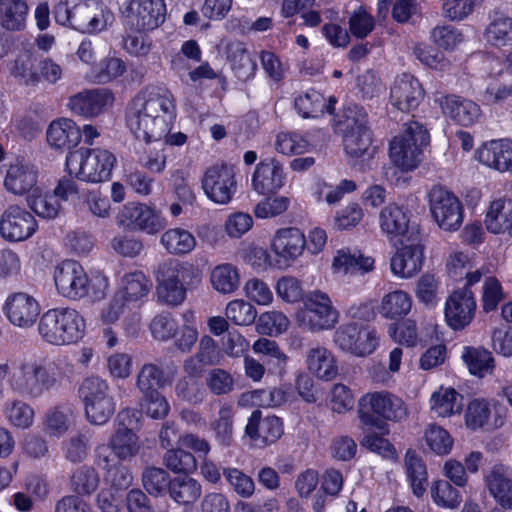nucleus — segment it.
<instances>
[{
    "label": "nucleus",
    "mask_w": 512,
    "mask_h": 512,
    "mask_svg": "<svg viewBox=\"0 0 512 512\" xmlns=\"http://www.w3.org/2000/svg\"><path fill=\"white\" fill-rule=\"evenodd\" d=\"M176 117L173 94L164 87L151 86L138 93L126 112V123L139 140H161Z\"/></svg>",
    "instance_id": "nucleus-1"
},
{
    "label": "nucleus",
    "mask_w": 512,
    "mask_h": 512,
    "mask_svg": "<svg viewBox=\"0 0 512 512\" xmlns=\"http://www.w3.org/2000/svg\"><path fill=\"white\" fill-rule=\"evenodd\" d=\"M55 21L82 33L105 30L114 21L113 13L97 0H66L54 7Z\"/></svg>",
    "instance_id": "nucleus-2"
},
{
    "label": "nucleus",
    "mask_w": 512,
    "mask_h": 512,
    "mask_svg": "<svg viewBox=\"0 0 512 512\" xmlns=\"http://www.w3.org/2000/svg\"><path fill=\"white\" fill-rule=\"evenodd\" d=\"M154 276L158 299L169 306L182 304L187 290L201 281L199 272L193 265L171 258L156 266Z\"/></svg>",
    "instance_id": "nucleus-3"
},
{
    "label": "nucleus",
    "mask_w": 512,
    "mask_h": 512,
    "mask_svg": "<svg viewBox=\"0 0 512 512\" xmlns=\"http://www.w3.org/2000/svg\"><path fill=\"white\" fill-rule=\"evenodd\" d=\"M9 383L19 396L37 399L60 385L61 374L54 363L28 360L18 366Z\"/></svg>",
    "instance_id": "nucleus-4"
},
{
    "label": "nucleus",
    "mask_w": 512,
    "mask_h": 512,
    "mask_svg": "<svg viewBox=\"0 0 512 512\" xmlns=\"http://www.w3.org/2000/svg\"><path fill=\"white\" fill-rule=\"evenodd\" d=\"M38 333L44 342L51 345L73 344L84 336L85 320L72 308L49 309L39 318Z\"/></svg>",
    "instance_id": "nucleus-5"
},
{
    "label": "nucleus",
    "mask_w": 512,
    "mask_h": 512,
    "mask_svg": "<svg viewBox=\"0 0 512 512\" xmlns=\"http://www.w3.org/2000/svg\"><path fill=\"white\" fill-rule=\"evenodd\" d=\"M115 162V156L106 149L80 148L68 153L66 170L81 181L99 183L110 178Z\"/></svg>",
    "instance_id": "nucleus-6"
},
{
    "label": "nucleus",
    "mask_w": 512,
    "mask_h": 512,
    "mask_svg": "<svg viewBox=\"0 0 512 512\" xmlns=\"http://www.w3.org/2000/svg\"><path fill=\"white\" fill-rule=\"evenodd\" d=\"M403 132L390 142L389 154L392 162L401 170L409 171L423 159V149L430 142L428 130L419 122L404 125Z\"/></svg>",
    "instance_id": "nucleus-7"
},
{
    "label": "nucleus",
    "mask_w": 512,
    "mask_h": 512,
    "mask_svg": "<svg viewBox=\"0 0 512 512\" xmlns=\"http://www.w3.org/2000/svg\"><path fill=\"white\" fill-rule=\"evenodd\" d=\"M78 394L89 423L104 425L114 414L116 403L106 380L98 376L87 377L80 384Z\"/></svg>",
    "instance_id": "nucleus-8"
},
{
    "label": "nucleus",
    "mask_w": 512,
    "mask_h": 512,
    "mask_svg": "<svg viewBox=\"0 0 512 512\" xmlns=\"http://www.w3.org/2000/svg\"><path fill=\"white\" fill-rule=\"evenodd\" d=\"M407 412L402 399L388 392H375L364 395L358 404V416L366 426L383 430L384 421L380 417L400 421Z\"/></svg>",
    "instance_id": "nucleus-9"
},
{
    "label": "nucleus",
    "mask_w": 512,
    "mask_h": 512,
    "mask_svg": "<svg viewBox=\"0 0 512 512\" xmlns=\"http://www.w3.org/2000/svg\"><path fill=\"white\" fill-rule=\"evenodd\" d=\"M340 313L333 306L327 293L321 290L309 292L304 298V308L297 312L300 328L312 332L330 330L339 322Z\"/></svg>",
    "instance_id": "nucleus-10"
},
{
    "label": "nucleus",
    "mask_w": 512,
    "mask_h": 512,
    "mask_svg": "<svg viewBox=\"0 0 512 512\" xmlns=\"http://www.w3.org/2000/svg\"><path fill=\"white\" fill-rule=\"evenodd\" d=\"M428 198L431 216L440 229L454 232L462 226L464 208L452 192L441 186H434Z\"/></svg>",
    "instance_id": "nucleus-11"
},
{
    "label": "nucleus",
    "mask_w": 512,
    "mask_h": 512,
    "mask_svg": "<svg viewBox=\"0 0 512 512\" xmlns=\"http://www.w3.org/2000/svg\"><path fill=\"white\" fill-rule=\"evenodd\" d=\"M164 0H130L126 9V24L137 32L152 31L166 19Z\"/></svg>",
    "instance_id": "nucleus-12"
},
{
    "label": "nucleus",
    "mask_w": 512,
    "mask_h": 512,
    "mask_svg": "<svg viewBox=\"0 0 512 512\" xmlns=\"http://www.w3.org/2000/svg\"><path fill=\"white\" fill-rule=\"evenodd\" d=\"M54 282L60 295L72 300L84 298L89 292V277L80 263L65 260L54 269Z\"/></svg>",
    "instance_id": "nucleus-13"
},
{
    "label": "nucleus",
    "mask_w": 512,
    "mask_h": 512,
    "mask_svg": "<svg viewBox=\"0 0 512 512\" xmlns=\"http://www.w3.org/2000/svg\"><path fill=\"white\" fill-rule=\"evenodd\" d=\"M202 187L213 202L228 204L237 190L234 168L226 164L208 168L202 179Z\"/></svg>",
    "instance_id": "nucleus-14"
},
{
    "label": "nucleus",
    "mask_w": 512,
    "mask_h": 512,
    "mask_svg": "<svg viewBox=\"0 0 512 512\" xmlns=\"http://www.w3.org/2000/svg\"><path fill=\"white\" fill-rule=\"evenodd\" d=\"M403 247L391 258L390 267L395 275L409 278L420 271L423 263V248L417 228L411 227L410 235L401 239Z\"/></svg>",
    "instance_id": "nucleus-15"
},
{
    "label": "nucleus",
    "mask_w": 512,
    "mask_h": 512,
    "mask_svg": "<svg viewBox=\"0 0 512 512\" xmlns=\"http://www.w3.org/2000/svg\"><path fill=\"white\" fill-rule=\"evenodd\" d=\"M120 225L147 234H156L166 226L165 220L150 207L141 203H128L117 216Z\"/></svg>",
    "instance_id": "nucleus-16"
},
{
    "label": "nucleus",
    "mask_w": 512,
    "mask_h": 512,
    "mask_svg": "<svg viewBox=\"0 0 512 512\" xmlns=\"http://www.w3.org/2000/svg\"><path fill=\"white\" fill-rule=\"evenodd\" d=\"M476 302L468 287L454 291L445 303V320L453 330H462L474 318Z\"/></svg>",
    "instance_id": "nucleus-17"
},
{
    "label": "nucleus",
    "mask_w": 512,
    "mask_h": 512,
    "mask_svg": "<svg viewBox=\"0 0 512 512\" xmlns=\"http://www.w3.org/2000/svg\"><path fill=\"white\" fill-rule=\"evenodd\" d=\"M37 224L31 213L18 206H9L0 219V234L9 241H23L33 235Z\"/></svg>",
    "instance_id": "nucleus-18"
},
{
    "label": "nucleus",
    "mask_w": 512,
    "mask_h": 512,
    "mask_svg": "<svg viewBox=\"0 0 512 512\" xmlns=\"http://www.w3.org/2000/svg\"><path fill=\"white\" fill-rule=\"evenodd\" d=\"M3 310L10 323L21 329L32 327L40 315L38 301L24 292L9 295Z\"/></svg>",
    "instance_id": "nucleus-19"
},
{
    "label": "nucleus",
    "mask_w": 512,
    "mask_h": 512,
    "mask_svg": "<svg viewBox=\"0 0 512 512\" xmlns=\"http://www.w3.org/2000/svg\"><path fill=\"white\" fill-rule=\"evenodd\" d=\"M306 247L304 234L295 227L278 229L272 240V250L279 262L290 265L300 257Z\"/></svg>",
    "instance_id": "nucleus-20"
},
{
    "label": "nucleus",
    "mask_w": 512,
    "mask_h": 512,
    "mask_svg": "<svg viewBox=\"0 0 512 512\" xmlns=\"http://www.w3.org/2000/svg\"><path fill=\"white\" fill-rule=\"evenodd\" d=\"M424 97V90L414 76L402 74L391 87L390 100L397 109L408 112L416 108Z\"/></svg>",
    "instance_id": "nucleus-21"
},
{
    "label": "nucleus",
    "mask_w": 512,
    "mask_h": 512,
    "mask_svg": "<svg viewBox=\"0 0 512 512\" xmlns=\"http://www.w3.org/2000/svg\"><path fill=\"white\" fill-rule=\"evenodd\" d=\"M284 185V172L282 164L274 159L268 158L256 165L252 175L253 189L261 195L275 193Z\"/></svg>",
    "instance_id": "nucleus-22"
},
{
    "label": "nucleus",
    "mask_w": 512,
    "mask_h": 512,
    "mask_svg": "<svg viewBox=\"0 0 512 512\" xmlns=\"http://www.w3.org/2000/svg\"><path fill=\"white\" fill-rule=\"evenodd\" d=\"M112 101L113 96L107 89H92L71 96L68 106L74 113L91 118L102 113Z\"/></svg>",
    "instance_id": "nucleus-23"
},
{
    "label": "nucleus",
    "mask_w": 512,
    "mask_h": 512,
    "mask_svg": "<svg viewBox=\"0 0 512 512\" xmlns=\"http://www.w3.org/2000/svg\"><path fill=\"white\" fill-rule=\"evenodd\" d=\"M477 160L499 172L512 171V140H492L476 152Z\"/></svg>",
    "instance_id": "nucleus-24"
},
{
    "label": "nucleus",
    "mask_w": 512,
    "mask_h": 512,
    "mask_svg": "<svg viewBox=\"0 0 512 512\" xmlns=\"http://www.w3.org/2000/svg\"><path fill=\"white\" fill-rule=\"evenodd\" d=\"M485 483L493 498L501 507L512 510V478L503 464H495L485 474Z\"/></svg>",
    "instance_id": "nucleus-25"
},
{
    "label": "nucleus",
    "mask_w": 512,
    "mask_h": 512,
    "mask_svg": "<svg viewBox=\"0 0 512 512\" xmlns=\"http://www.w3.org/2000/svg\"><path fill=\"white\" fill-rule=\"evenodd\" d=\"M440 105L445 115L462 126L472 125L481 115L479 105L456 95L445 96Z\"/></svg>",
    "instance_id": "nucleus-26"
},
{
    "label": "nucleus",
    "mask_w": 512,
    "mask_h": 512,
    "mask_svg": "<svg viewBox=\"0 0 512 512\" xmlns=\"http://www.w3.org/2000/svg\"><path fill=\"white\" fill-rule=\"evenodd\" d=\"M409 222L407 211L394 203L384 207L379 215L380 228L390 239L398 236L406 239L411 232Z\"/></svg>",
    "instance_id": "nucleus-27"
},
{
    "label": "nucleus",
    "mask_w": 512,
    "mask_h": 512,
    "mask_svg": "<svg viewBox=\"0 0 512 512\" xmlns=\"http://www.w3.org/2000/svg\"><path fill=\"white\" fill-rule=\"evenodd\" d=\"M46 138L52 148L69 150L79 143L81 131L72 120L62 118L50 123Z\"/></svg>",
    "instance_id": "nucleus-28"
},
{
    "label": "nucleus",
    "mask_w": 512,
    "mask_h": 512,
    "mask_svg": "<svg viewBox=\"0 0 512 512\" xmlns=\"http://www.w3.org/2000/svg\"><path fill=\"white\" fill-rule=\"evenodd\" d=\"M306 362L312 373L326 381L332 380L338 374L332 353L323 346L310 347L306 352Z\"/></svg>",
    "instance_id": "nucleus-29"
},
{
    "label": "nucleus",
    "mask_w": 512,
    "mask_h": 512,
    "mask_svg": "<svg viewBox=\"0 0 512 512\" xmlns=\"http://www.w3.org/2000/svg\"><path fill=\"white\" fill-rule=\"evenodd\" d=\"M37 183V172L30 165L11 164L4 180L6 189L14 194H24Z\"/></svg>",
    "instance_id": "nucleus-30"
},
{
    "label": "nucleus",
    "mask_w": 512,
    "mask_h": 512,
    "mask_svg": "<svg viewBox=\"0 0 512 512\" xmlns=\"http://www.w3.org/2000/svg\"><path fill=\"white\" fill-rule=\"evenodd\" d=\"M485 224L492 233L508 232L512 235V200L498 199L493 201L486 215Z\"/></svg>",
    "instance_id": "nucleus-31"
},
{
    "label": "nucleus",
    "mask_w": 512,
    "mask_h": 512,
    "mask_svg": "<svg viewBox=\"0 0 512 512\" xmlns=\"http://www.w3.org/2000/svg\"><path fill=\"white\" fill-rule=\"evenodd\" d=\"M109 443L114 452V456L120 461L134 457L138 454L140 449L137 435L133 432L132 428H129L124 423L118 424V427L116 428L115 433L111 436Z\"/></svg>",
    "instance_id": "nucleus-32"
},
{
    "label": "nucleus",
    "mask_w": 512,
    "mask_h": 512,
    "mask_svg": "<svg viewBox=\"0 0 512 512\" xmlns=\"http://www.w3.org/2000/svg\"><path fill=\"white\" fill-rule=\"evenodd\" d=\"M227 60L238 78L248 79L254 76L257 64L247 51L244 43L234 41L226 46Z\"/></svg>",
    "instance_id": "nucleus-33"
},
{
    "label": "nucleus",
    "mask_w": 512,
    "mask_h": 512,
    "mask_svg": "<svg viewBox=\"0 0 512 512\" xmlns=\"http://www.w3.org/2000/svg\"><path fill=\"white\" fill-rule=\"evenodd\" d=\"M485 37L495 47L512 45V17L501 11H494L490 15Z\"/></svg>",
    "instance_id": "nucleus-34"
},
{
    "label": "nucleus",
    "mask_w": 512,
    "mask_h": 512,
    "mask_svg": "<svg viewBox=\"0 0 512 512\" xmlns=\"http://www.w3.org/2000/svg\"><path fill=\"white\" fill-rule=\"evenodd\" d=\"M448 275L454 280L466 279L464 287H468L479 282L482 273L479 269H473V263L467 254L455 252L449 256L446 262Z\"/></svg>",
    "instance_id": "nucleus-35"
},
{
    "label": "nucleus",
    "mask_w": 512,
    "mask_h": 512,
    "mask_svg": "<svg viewBox=\"0 0 512 512\" xmlns=\"http://www.w3.org/2000/svg\"><path fill=\"white\" fill-rule=\"evenodd\" d=\"M234 414L233 407L224 403L210 423L215 441L222 447H230L234 442Z\"/></svg>",
    "instance_id": "nucleus-36"
},
{
    "label": "nucleus",
    "mask_w": 512,
    "mask_h": 512,
    "mask_svg": "<svg viewBox=\"0 0 512 512\" xmlns=\"http://www.w3.org/2000/svg\"><path fill=\"white\" fill-rule=\"evenodd\" d=\"M160 244L168 254L181 256L190 253L195 248L196 239L186 229L172 228L161 235Z\"/></svg>",
    "instance_id": "nucleus-37"
},
{
    "label": "nucleus",
    "mask_w": 512,
    "mask_h": 512,
    "mask_svg": "<svg viewBox=\"0 0 512 512\" xmlns=\"http://www.w3.org/2000/svg\"><path fill=\"white\" fill-rule=\"evenodd\" d=\"M252 349L255 353L266 357L264 363L268 366L270 372L278 375H282L285 372L288 356L280 350L274 340L260 338L254 342Z\"/></svg>",
    "instance_id": "nucleus-38"
},
{
    "label": "nucleus",
    "mask_w": 512,
    "mask_h": 512,
    "mask_svg": "<svg viewBox=\"0 0 512 512\" xmlns=\"http://www.w3.org/2000/svg\"><path fill=\"white\" fill-rule=\"evenodd\" d=\"M411 307V297L402 290H395L382 297L378 311L386 319L397 320L407 315Z\"/></svg>",
    "instance_id": "nucleus-39"
},
{
    "label": "nucleus",
    "mask_w": 512,
    "mask_h": 512,
    "mask_svg": "<svg viewBox=\"0 0 512 512\" xmlns=\"http://www.w3.org/2000/svg\"><path fill=\"white\" fill-rule=\"evenodd\" d=\"M462 359L469 372L479 378L491 375L495 368L492 353L482 347H465L462 352Z\"/></svg>",
    "instance_id": "nucleus-40"
},
{
    "label": "nucleus",
    "mask_w": 512,
    "mask_h": 512,
    "mask_svg": "<svg viewBox=\"0 0 512 512\" xmlns=\"http://www.w3.org/2000/svg\"><path fill=\"white\" fill-rule=\"evenodd\" d=\"M28 5L24 0H0V23L10 31L25 27Z\"/></svg>",
    "instance_id": "nucleus-41"
},
{
    "label": "nucleus",
    "mask_w": 512,
    "mask_h": 512,
    "mask_svg": "<svg viewBox=\"0 0 512 512\" xmlns=\"http://www.w3.org/2000/svg\"><path fill=\"white\" fill-rule=\"evenodd\" d=\"M333 267L346 274H364L373 270L374 259L364 256L361 252L350 253L349 251L339 250L334 257Z\"/></svg>",
    "instance_id": "nucleus-42"
},
{
    "label": "nucleus",
    "mask_w": 512,
    "mask_h": 512,
    "mask_svg": "<svg viewBox=\"0 0 512 512\" xmlns=\"http://www.w3.org/2000/svg\"><path fill=\"white\" fill-rule=\"evenodd\" d=\"M294 105L303 118H316L322 115L325 109L328 113H332L334 110L331 101L327 105L324 96L313 89L299 95L295 99Z\"/></svg>",
    "instance_id": "nucleus-43"
},
{
    "label": "nucleus",
    "mask_w": 512,
    "mask_h": 512,
    "mask_svg": "<svg viewBox=\"0 0 512 512\" xmlns=\"http://www.w3.org/2000/svg\"><path fill=\"white\" fill-rule=\"evenodd\" d=\"M168 493L178 504L188 505L194 503L200 497L201 485L197 480L188 477L186 474L172 479Z\"/></svg>",
    "instance_id": "nucleus-44"
},
{
    "label": "nucleus",
    "mask_w": 512,
    "mask_h": 512,
    "mask_svg": "<svg viewBox=\"0 0 512 512\" xmlns=\"http://www.w3.org/2000/svg\"><path fill=\"white\" fill-rule=\"evenodd\" d=\"M343 144L346 153L355 158L367 156L373 157L375 148L372 145L370 128L350 131L343 135Z\"/></svg>",
    "instance_id": "nucleus-45"
},
{
    "label": "nucleus",
    "mask_w": 512,
    "mask_h": 512,
    "mask_svg": "<svg viewBox=\"0 0 512 512\" xmlns=\"http://www.w3.org/2000/svg\"><path fill=\"white\" fill-rule=\"evenodd\" d=\"M462 397L452 388H440L431 397V409L439 417L459 413L462 409Z\"/></svg>",
    "instance_id": "nucleus-46"
},
{
    "label": "nucleus",
    "mask_w": 512,
    "mask_h": 512,
    "mask_svg": "<svg viewBox=\"0 0 512 512\" xmlns=\"http://www.w3.org/2000/svg\"><path fill=\"white\" fill-rule=\"evenodd\" d=\"M210 281L216 291L222 294H231L239 287L240 276L235 266L225 263L212 270Z\"/></svg>",
    "instance_id": "nucleus-47"
},
{
    "label": "nucleus",
    "mask_w": 512,
    "mask_h": 512,
    "mask_svg": "<svg viewBox=\"0 0 512 512\" xmlns=\"http://www.w3.org/2000/svg\"><path fill=\"white\" fill-rule=\"evenodd\" d=\"M405 466L413 494L417 497L422 496L427 486V471L424 462L415 451L408 450L405 455Z\"/></svg>",
    "instance_id": "nucleus-48"
},
{
    "label": "nucleus",
    "mask_w": 512,
    "mask_h": 512,
    "mask_svg": "<svg viewBox=\"0 0 512 512\" xmlns=\"http://www.w3.org/2000/svg\"><path fill=\"white\" fill-rule=\"evenodd\" d=\"M336 126L343 135L350 131L368 129L367 111L364 107L349 105L338 117Z\"/></svg>",
    "instance_id": "nucleus-49"
},
{
    "label": "nucleus",
    "mask_w": 512,
    "mask_h": 512,
    "mask_svg": "<svg viewBox=\"0 0 512 512\" xmlns=\"http://www.w3.org/2000/svg\"><path fill=\"white\" fill-rule=\"evenodd\" d=\"M171 479L166 470L158 467H146L142 473V483L146 491L155 497L168 492Z\"/></svg>",
    "instance_id": "nucleus-50"
},
{
    "label": "nucleus",
    "mask_w": 512,
    "mask_h": 512,
    "mask_svg": "<svg viewBox=\"0 0 512 512\" xmlns=\"http://www.w3.org/2000/svg\"><path fill=\"white\" fill-rule=\"evenodd\" d=\"M164 385V372L153 363L144 364L136 378V387L142 395L157 392Z\"/></svg>",
    "instance_id": "nucleus-51"
},
{
    "label": "nucleus",
    "mask_w": 512,
    "mask_h": 512,
    "mask_svg": "<svg viewBox=\"0 0 512 512\" xmlns=\"http://www.w3.org/2000/svg\"><path fill=\"white\" fill-rule=\"evenodd\" d=\"M71 489L80 495H89L99 485V475L92 466L78 467L70 478Z\"/></svg>",
    "instance_id": "nucleus-52"
},
{
    "label": "nucleus",
    "mask_w": 512,
    "mask_h": 512,
    "mask_svg": "<svg viewBox=\"0 0 512 512\" xmlns=\"http://www.w3.org/2000/svg\"><path fill=\"white\" fill-rule=\"evenodd\" d=\"M163 463L175 473L189 474L197 468L195 456L184 449H169L163 456Z\"/></svg>",
    "instance_id": "nucleus-53"
},
{
    "label": "nucleus",
    "mask_w": 512,
    "mask_h": 512,
    "mask_svg": "<svg viewBox=\"0 0 512 512\" xmlns=\"http://www.w3.org/2000/svg\"><path fill=\"white\" fill-rule=\"evenodd\" d=\"M122 283L124 295L121 298H124L126 301L141 299L148 294L151 288L150 281L141 271L126 274L122 279Z\"/></svg>",
    "instance_id": "nucleus-54"
},
{
    "label": "nucleus",
    "mask_w": 512,
    "mask_h": 512,
    "mask_svg": "<svg viewBox=\"0 0 512 512\" xmlns=\"http://www.w3.org/2000/svg\"><path fill=\"white\" fill-rule=\"evenodd\" d=\"M33 191L27 198L29 207L40 217L54 219L58 216L61 205L55 195L36 194Z\"/></svg>",
    "instance_id": "nucleus-55"
},
{
    "label": "nucleus",
    "mask_w": 512,
    "mask_h": 512,
    "mask_svg": "<svg viewBox=\"0 0 512 512\" xmlns=\"http://www.w3.org/2000/svg\"><path fill=\"white\" fill-rule=\"evenodd\" d=\"M431 495L438 506L456 508L461 503V496L457 489L447 480H438L431 487Z\"/></svg>",
    "instance_id": "nucleus-56"
},
{
    "label": "nucleus",
    "mask_w": 512,
    "mask_h": 512,
    "mask_svg": "<svg viewBox=\"0 0 512 512\" xmlns=\"http://www.w3.org/2000/svg\"><path fill=\"white\" fill-rule=\"evenodd\" d=\"M223 475L232 489L241 497L249 498L253 495L255 484L253 479L237 468L223 469Z\"/></svg>",
    "instance_id": "nucleus-57"
},
{
    "label": "nucleus",
    "mask_w": 512,
    "mask_h": 512,
    "mask_svg": "<svg viewBox=\"0 0 512 512\" xmlns=\"http://www.w3.org/2000/svg\"><path fill=\"white\" fill-rule=\"evenodd\" d=\"M425 440L429 448L438 455L448 454L453 445L449 433L435 424H430L426 429Z\"/></svg>",
    "instance_id": "nucleus-58"
},
{
    "label": "nucleus",
    "mask_w": 512,
    "mask_h": 512,
    "mask_svg": "<svg viewBox=\"0 0 512 512\" xmlns=\"http://www.w3.org/2000/svg\"><path fill=\"white\" fill-rule=\"evenodd\" d=\"M257 311L255 307L244 300H233L226 307L227 319L236 325H250L255 321Z\"/></svg>",
    "instance_id": "nucleus-59"
},
{
    "label": "nucleus",
    "mask_w": 512,
    "mask_h": 512,
    "mask_svg": "<svg viewBox=\"0 0 512 512\" xmlns=\"http://www.w3.org/2000/svg\"><path fill=\"white\" fill-rule=\"evenodd\" d=\"M5 413L8 421L18 428H28L34 418L32 407L21 400H14L8 404Z\"/></svg>",
    "instance_id": "nucleus-60"
},
{
    "label": "nucleus",
    "mask_w": 512,
    "mask_h": 512,
    "mask_svg": "<svg viewBox=\"0 0 512 512\" xmlns=\"http://www.w3.org/2000/svg\"><path fill=\"white\" fill-rule=\"evenodd\" d=\"M141 406L145 414L153 419L165 418L170 410L168 401L159 391L142 395Z\"/></svg>",
    "instance_id": "nucleus-61"
},
{
    "label": "nucleus",
    "mask_w": 512,
    "mask_h": 512,
    "mask_svg": "<svg viewBox=\"0 0 512 512\" xmlns=\"http://www.w3.org/2000/svg\"><path fill=\"white\" fill-rule=\"evenodd\" d=\"M205 383L209 390L215 395L229 394L234 389V379L229 372L224 369H211Z\"/></svg>",
    "instance_id": "nucleus-62"
},
{
    "label": "nucleus",
    "mask_w": 512,
    "mask_h": 512,
    "mask_svg": "<svg viewBox=\"0 0 512 512\" xmlns=\"http://www.w3.org/2000/svg\"><path fill=\"white\" fill-rule=\"evenodd\" d=\"M491 414L488 403L484 400L471 401L465 413V423L470 429L482 428L489 420Z\"/></svg>",
    "instance_id": "nucleus-63"
},
{
    "label": "nucleus",
    "mask_w": 512,
    "mask_h": 512,
    "mask_svg": "<svg viewBox=\"0 0 512 512\" xmlns=\"http://www.w3.org/2000/svg\"><path fill=\"white\" fill-rule=\"evenodd\" d=\"M360 325L357 323H347L339 326L333 335V342L344 352L353 354L357 337H359Z\"/></svg>",
    "instance_id": "nucleus-64"
}]
</instances>
